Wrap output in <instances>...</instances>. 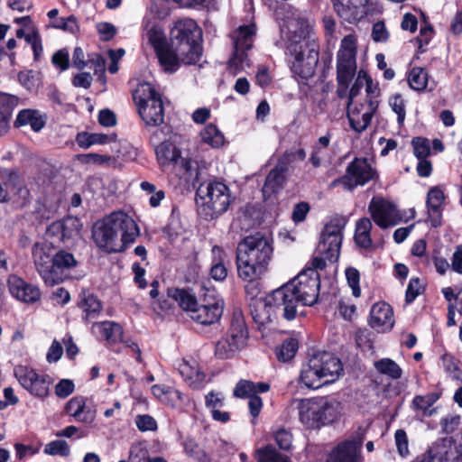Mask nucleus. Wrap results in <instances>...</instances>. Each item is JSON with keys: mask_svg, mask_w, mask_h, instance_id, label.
Returning a JSON list of instances; mask_svg holds the SVG:
<instances>
[{"mask_svg": "<svg viewBox=\"0 0 462 462\" xmlns=\"http://www.w3.org/2000/svg\"><path fill=\"white\" fill-rule=\"evenodd\" d=\"M346 223L344 217H334L325 226L311 267L304 269L294 279L274 290L264 302L261 301L259 307L266 310V312L260 313L255 309L253 311L255 322L264 325L279 315L291 320L297 315L300 303L312 306L317 302L320 286L318 270H323L327 262L336 263L338 260Z\"/></svg>", "mask_w": 462, "mask_h": 462, "instance_id": "obj_1", "label": "nucleus"}, {"mask_svg": "<svg viewBox=\"0 0 462 462\" xmlns=\"http://www.w3.org/2000/svg\"><path fill=\"white\" fill-rule=\"evenodd\" d=\"M137 235L138 227L134 219L121 211L97 221L92 230L97 246L107 253L121 251L124 244L132 242Z\"/></svg>", "mask_w": 462, "mask_h": 462, "instance_id": "obj_2", "label": "nucleus"}, {"mask_svg": "<svg viewBox=\"0 0 462 462\" xmlns=\"http://www.w3.org/2000/svg\"><path fill=\"white\" fill-rule=\"evenodd\" d=\"M273 256L269 240L256 234L245 237L236 248V268L243 280L260 279L267 271Z\"/></svg>", "mask_w": 462, "mask_h": 462, "instance_id": "obj_3", "label": "nucleus"}, {"mask_svg": "<svg viewBox=\"0 0 462 462\" xmlns=\"http://www.w3.org/2000/svg\"><path fill=\"white\" fill-rule=\"evenodd\" d=\"M343 372L339 358L326 351L314 353L302 365L300 382L307 388L317 389L323 383H332Z\"/></svg>", "mask_w": 462, "mask_h": 462, "instance_id": "obj_4", "label": "nucleus"}, {"mask_svg": "<svg viewBox=\"0 0 462 462\" xmlns=\"http://www.w3.org/2000/svg\"><path fill=\"white\" fill-rule=\"evenodd\" d=\"M201 30L192 19H183L175 23L171 31L172 46L182 57V63H196L202 53L199 45Z\"/></svg>", "mask_w": 462, "mask_h": 462, "instance_id": "obj_5", "label": "nucleus"}, {"mask_svg": "<svg viewBox=\"0 0 462 462\" xmlns=\"http://www.w3.org/2000/svg\"><path fill=\"white\" fill-rule=\"evenodd\" d=\"M197 195L198 213L206 220L221 216L228 209L232 201L228 187L220 181L201 184Z\"/></svg>", "mask_w": 462, "mask_h": 462, "instance_id": "obj_6", "label": "nucleus"}, {"mask_svg": "<svg viewBox=\"0 0 462 462\" xmlns=\"http://www.w3.org/2000/svg\"><path fill=\"white\" fill-rule=\"evenodd\" d=\"M138 114L148 131L164 122V106L160 93L148 82L139 83L133 93Z\"/></svg>", "mask_w": 462, "mask_h": 462, "instance_id": "obj_7", "label": "nucleus"}, {"mask_svg": "<svg viewBox=\"0 0 462 462\" xmlns=\"http://www.w3.org/2000/svg\"><path fill=\"white\" fill-rule=\"evenodd\" d=\"M247 338L248 330L244 315L240 310H234L226 334L216 344V356L221 359L233 357L245 346Z\"/></svg>", "mask_w": 462, "mask_h": 462, "instance_id": "obj_8", "label": "nucleus"}, {"mask_svg": "<svg viewBox=\"0 0 462 462\" xmlns=\"http://www.w3.org/2000/svg\"><path fill=\"white\" fill-rule=\"evenodd\" d=\"M255 34L254 24L239 26L233 33L234 52L229 60V69L233 74L250 66L246 51L253 46Z\"/></svg>", "mask_w": 462, "mask_h": 462, "instance_id": "obj_9", "label": "nucleus"}, {"mask_svg": "<svg viewBox=\"0 0 462 462\" xmlns=\"http://www.w3.org/2000/svg\"><path fill=\"white\" fill-rule=\"evenodd\" d=\"M288 50L293 60L291 70L301 79L311 78L319 62V51L314 43L290 44Z\"/></svg>", "mask_w": 462, "mask_h": 462, "instance_id": "obj_10", "label": "nucleus"}, {"mask_svg": "<svg viewBox=\"0 0 462 462\" xmlns=\"http://www.w3.org/2000/svg\"><path fill=\"white\" fill-rule=\"evenodd\" d=\"M356 38L353 34L345 36L337 54V84L351 82L356 71Z\"/></svg>", "mask_w": 462, "mask_h": 462, "instance_id": "obj_11", "label": "nucleus"}, {"mask_svg": "<svg viewBox=\"0 0 462 462\" xmlns=\"http://www.w3.org/2000/svg\"><path fill=\"white\" fill-rule=\"evenodd\" d=\"M14 374L21 386L32 395L44 399L50 393L52 379L45 374H38L34 369L25 365L14 367Z\"/></svg>", "mask_w": 462, "mask_h": 462, "instance_id": "obj_12", "label": "nucleus"}, {"mask_svg": "<svg viewBox=\"0 0 462 462\" xmlns=\"http://www.w3.org/2000/svg\"><path fill=\"white\" fill-rule=\"evenodd\" d=\"M366 429L358 428L348 439L338 443L328 455L327 462H359Z\"/></svg>", "mask_w": 462, "mask_h": 462, "instance_id": "obj_13", "label": "nucleus"}, {"mask_svg": "<svg viewBox=\"0 0 462 462\" xmlns=\"http://www.w3.org/2000/svg\"><path fill=\"white\" fill-rule=\"evenodd\" d=\"M376 176V171L372 167L365 158H356L346 167L345 175L332 182L335 187L341 183L347 190H352L357 186H364L368 181L374 180Z\"/></svg>", "mask_w": 462, "mask_h": 462, "instance_id": "obj_14", "label": "nucleus"}, {"mask_svg": "<svg viewBox=\"0 0 462 462\" xmlns=\"http://www.w3.org/2000/svg\"><path fill=\"white\" fill-rule=\"evenodd\" d=\"M224 311V300L214 291H208L200 300L190 319L196 322L209 326L218 322Z\"/></svg>", "mask_w": 462, "mask_h": 462, "instance_id": "obj_15", "label": "nucleus"}, {"mask_svg": "<svg viewBox=\"0 0 462 462\" xmlns=\"http://www.w3.org/2000/svg\"><path fill=\"white\" fill-rule=\"evenodd\" d=\"M368 211L374 223L383 229L396 226L402 219V215L395 205L383 198H373L369 203Z\"/></svg>", "mask_w": 462, "mask_h": 462, "instance_id": "obj_16", "label": "nucleus"}, {"mask_svg": "<svg viewBox=\"0 0 462 462\" xmlns=\"http://www.w3.org/2000/svg\"><path fill=\"white\" fill-rule=\"evenodd\" d=\"M32 254L35 269L44 283L54 286L57 273L51 270L53 255L51 245L47 242H37L32 246Z\"/></svg>", "mask_w": 462, "mask_h": 462, "instance_id": "obj_17", "label": "nucleus"}, {"mask_svg": "<svg viewBox=\"0 0 462 462\" xmlns=\"http://www.w3.org/2000/svg\"><path fill=\"white\" fill-rule=\"evenodd\" d=\"M377 106V100H367L365 104L359 105H347V118L352 129L357 133L365 131L370 125Z\"/></svg>", "mask_w": 462, "mask_h": 462, "instance_id": "obj_18", "label": "nucleus"}, {"mask_svg": "<svg viewBox=\"0 0 462 462\" xmlns=\"http://www.w3.org/2000/svg\"><path fill=\"white\" fill-rule=\"evenodd\" d=\"M10 294L17 300L25 304H33L41 300L42 292L37 285L27 282L16 274L7 279Z\"/></svg>", "mask_w": 462, "mask_h": 462, "instance_id": "obj_19", "label": "nucleus"}, {"mask_svg": "<svg viewBox=\"0 0 462 462\" xmlns=\"http://www.w3.org/2000/svg\"><path fill=\"white\" fill-rule=\"evenodd\" d=\"M334 11L344 22L356 23L368 13V0H332Z\"/></svg>", "mask_w": 462, "mask_h": 462, "instance_id": "obj_20", "label": "nucleus"}, {"mask_svg": "<svg viewBox=\"0 0 462 462\" xmlns=\"http://www.w3.org/2000/svg\"><path fill=\"white\" fill-rule=\"evenodd\" d=\"M289 174L288 161L286 156H281L276 166L269 172L263 187V195L265 199L281 190Z\"/></svg>", "mask_w": 462, "mask_h": 462, "instance_id": "obj_21", "label": "nucleus"}, {"mask_svg": "<svg viewBox=\"0 0 462 462\" xmlns=\"http://www.w3.org/2000/svg\"><path fill=\"white\" fill-rule=\"evenodd\" d=\"M162 134V129L154 131L150 137V141L154 146L156 159L159 164L164 167L171 163H177L178 160L180 158V151L171 142H161L162 138L160 135Z\"/></svg>", "mask_w": 462, "mask_h": 462, "instance_id": "obj_22", "label": "nucleus"}, {"mask_svg": "<svg viewBox=\"0 0 462 462\" xmlns=\"http://www.w3.org/2000/svg\"><path fill=\"white\" fill-rule=\"evenodd\" d=\"M319 398L302 399L297 401L299 419L308 428L320 427Z\"/></svg>", "mask_w": 462, "mask_h": 462, "instance_id": "obj_23", "label": "nucleus"}, {"mask_svg": "<svg viewBox=\"0 0 462 462\" xmlns=\"http://www.w3.org/2000/svg\"><path fill=\"white\" fill-rule=\"evenodd\" d=\"M369 323L378 331L390 330L394 324L393 313L390 305L384 302L374 304L370 310Z\"/></svg>", "mask_w": 462, "mask_h": 462, "instance_id": "obj_24", "label": "nucleus"}, {"mask_svg": "<svg viewBox=\"0 0 462 462\" xmlns=\"http://www.w3.org/2000/svg\"><path fill=\"white\" fill-rule=\"evenodd\" d=\"M309 27L305 18L288 17L282 26V32L291 42V44L309 43L304 40L309 32Z\"/></svg>", "mask_w": 462, "mask_h": 462, "instance_id": "obj_25", "label": "nucleus"}, {"mask_svg": "<svg viewBox=\"0 0 462 462\" xmlns=\"http://www.w3.org/2000/svg\"><path fill=\"white\" fill-rule=\"evenodd\" d=\"M81 223L79 218L68 217L62 221L53 223L51 226L53 232L60 233V240L67 245L80 238Z\"/></svg>", "mask_w": 462, "mask_h": 462, "instance_id": "obj_26", "label": "nucleus"}, {"mask_svg": "<svg viewBox=\"0 0 462 462\" xmlns=\"http://www.w3.org/2000/svg\"><path fill=\"white\" fill-rule=\"evenodd\" d=\"M65 412L77 421L92 423L96 418V411L86 406V399L82 396L71 398L65 405Z\"/></svg>", "mask_w": 462, "mask_h": 462, "instance_id": "obj_27", "label": "nucleus"}, {"mask_svg": "<svg viewBox=\"0 0 462 462\" xmlns=\"http://www.w3.org/2000/svg\"><path fill=\"white\" fill-rule=\"evenodd\" d=\"M444 199V192L439 187L430 189L427 194L426 204L429 220L434 227L439 226L441 223L442 205Z\"/></svg>", "mask_w": 462, "mask_h": 462, "instance_id": "obj_28", "label": "nucleus"}, {"mask_svg": "<svg viewBox=\"0 0 462 462\" xmlns=\"http://www.w3.org/2000/svg\"><path fill=\"white\" fill-rule=\"evenodd\" d=\"M47 117L39 110L23 109L14 121L15 127L30 125L34 132H40L46 124Z\"/></svg>", "mask_w": 462, "mask_h": 462, "instance_id": "obj_29", "label": "nucleus"}, {"mask_svg": "<svg viewBox=\"0 0 462 462\" xmlns=\"http://www.w3.org/2000/svg\"><path fill=\"white\" fill-rule=\"evenodd\" d=\"M78 262L71 253L65 250H59L52 257V269L56 273L57 281L55 285L65 279V271L70 270L77 265Z\"/></svg>", "mask_w": 462, "mask_h": 462, "instance_id": "obj_30", "label": "nucleus"}, {"mask_svg": "<svg viewBox=\"0 0 462 462\" xmlns=\"http://www.w3.org/2000/svg\"><path fill=\"white\" fill-rule=\"evenodd\" d=\"M179 372L190 387L199 388L205 381L206 375L200 371L195 361L183 360L179 365Z\"/></svg>", "mask_w": 462, "mask_h": 462, "instance_id": "obj_31", "label": "nucleus"}, {"mask_svg": "<svg viewBox=\"0 0 462 462\" xmlns=\"http://www.w3.org/2000/svg\"><path fill=\"white\" fill-rule=\"evenodd\" d=\"M439 399V394L436 393L416 395L411 403V408L418 417H430L435 411L432 406Z\"/></svg>", "mask_w": 462, "mask_h": 462, "instance_id": "obj_32", "label": "nucleus"}, {"mask_svg": "<svg viewBox=\"0 0 462 462\" xmlns=\"http://www.w3.org/2000/svg\"><path fill=\"white\" fill-rule=\"evenodd\" d=\"M211 254L212 263L210 276L216 281H224L227 276V269L226 267L227 255L226 252L217 245L212 247Z\"/></svg>", "mask_w": 462, "mask_h": 462, "instance_id": "obj_33", "label": "nucleus"}, {"mask_svg": "<svg viewBox=\"0 0 462 462\" xmlns=\"http://www.w3.org/2000/svg\"><path fill=\"white\" fill-rule=\"evenodd\" d=\"M162 70L167 73H173L180 68L182 62V57L175 50H171L169 46L162 48L155 52Z\"/></svg>", "mask_w": 462, "mask_h": 462, "instance_id": "obj_34", "label": "nucleus"}, {"mask_svg": "<svg viewBox=\"0 0 462 462\" xmlns=\"http://www.w3.org/2000/svg\"><path fill=\"white\" fill-rule=\"evenodd\" d=\"M270 389L269 383H254L248 380H240L235 389L234 395L237 398H251L257 395L258 393H265Z\"/></svg>", "mask_w": 462, "mask_h": 462, "instance_id": "obj_35", "label": "nucleus"}, {"mask_svg": "<svg viewBox=\"0 0 462 462\" xmlns=\"http://www.w3.org/2000/svg\"><path fill=\"white\" fill-rule=\"evenodd\" d=\"M144 35L155 52L168 46L166 35L162 26L145 20Z\"/></svg>", "mask_w": 462, "mask_h": 462, "instance_id": "obj_36", "label": "nucleus"}, {"mask_svg": "<svg viewBox=\"0 0 462 462\" xmlns=\"http://www.w3.org/2000/svg\"><path fill=\"white\" fill-rule=\"evenodd\" d=\"M168 296L178 302L179 306L185 311L191 313L193 310H196L198 301L196 297L189 291L185 289L171 288L168 290Z\"/></svg>", "mask_w": 462, "mask_h": 462, "instance_id": "obj_37", "label": "nucleus"}, {"mask_svg": "<svg viewBox=\"0 0 462 462\" xmlns=\"http://www.w3.org/2000/svg\"><path fill=\"white\" fill-rule=\"evenodd\" d=\"M93 329L97 330L98 333L110 343L123 341L122 327L116 322L105 321L97 323L93 326Z\"/></svg>", "mask_w": 462, "mask_h": 462, "instance_id": "obj_38", "label": "nucleus"}, {"mask_svg": "<svg viewBox=\"0 0 462 462\" xmlns=\"http://www.w3.org/2000/svg\"><path fill=\"white\" fill-rule=\"evenodd\" d=\"M152 393L159 401L171 406H174L177 401H182V394L180 391L165 384L153 385Z\"/></svg>", "mask_w": 462, "mask_h": 462, "instance_id": "obj_39", "label": "nucleus"}, {"mask_svg": "<svg viewBox=\"0 0 462 462\" xmlns=\"http://www.w3.org/2000/svg\"><path fill=\"white\" fill-rule=\"evenodd\" d=\"M319 406H322L319 411L320 426L335 421L340 415L341 407L337 402H328L325 398H319Z\"/></svg>", "mask_w": 462, "mask_h": 462, "instance_id": "obj_40", "label": "nucleus"}, {"mask_svg": "<svg viewBox=\"0 0 462 462\" xmlns=\"http://www.w3.org/2000/svg\"><path fill=\"white\" fill-rule=\"evenodd\" d=\"M372 222L367 217H363L356 222L355 241L357 245L363 248H369L372 245L371 230Z\"/></svg>", "mask_w": 462, "mask_h": 462, "instance_id": "obj_41", "label": "nucleus"}, {"mask_svg": "<svg viewBox=\"0 0 462 462\" xmlns=\"http://www.w3.org/2000/svg\"><path fill=\"white\" fill-rule=\"evenodd\" d=\"M116 140V134L82 132L77 134L76 142L81 148H88L93 144H103Z\"/></svg>", "mask_w": 462, "mask_h": 462, "instance_id": "obj_42", "label": "nucleus"}, {"mask_svg": "<svg viewBox=\"0 0 462 462\" xmlns=\"http://www.w3.org/2000/svg\"><path fill=\"white\" fill-rule=\"evenodd\" d=\"M5 185L11 190L19 195L22 199H26L29 196V190L24 186L17 171H5L2 173Z\"/></svg>", "mask_w": 462, "mask_h": 462, "instance_id": "obj_43", "label": "nucleus"}, {"mask_svg": "<svg viewBox=\"0 0 462 462\" xmlns=\"http://www.w3.org/2000/svg\"><path fill=\"white\" fill-rule=\"evenodd\" d=\"M180 164L188 176L196 180H199L200 176L207 167L206 162L198 155L190 158H181Z\"/></svg>", "mask_w": 462, "mask_h": 462, "instance_id": "obj_44", "label": "nucleus"}, {"mask_svg": "<svg viewBox=\"0 0 462 462\" xmlns=\"http://www.w3.org/2000/svg\"><path fill=\"white\" fill-rule=\"evenodd\" d=\"M257 462H290L287 455L280 453L272 445L257 448L254 453Z\"/></svg>", "mask_w": 462, "mask_h": 462, "instance_id": "obj_45", "label": "nucleus"}, {"mask_svg": "<svg viewBox=\"0 0 462 462\" xmlns=\"http://www.w3.org/2000/svg\"><path fill=\"white\" fill-rule=\"evenodd\" d=\"M81 308L84 312L83 319L88 322L97 319L102 310L101 302L93 294L85 296L81 302Z\"/></svg>", "mask_w": 462, "mask_h": 462, "instance_id": "obj_46", "label": "nucleus"}, {"mask_svg": "<svg viewBox=\"0 0 462 462\" xmlns=\"http://www.w3.org/2000/svg\"><path fill=\"white\" fill-rule=\"evenodd\" d=\"M374 366L378 373L393 380L400 379L402 375V370L400 365L390 358H382L374 362Z\"/></svg>", "mask_w": 462, "mask_h": 462, "instance_id": "obj_47", "label": "nucleus"}, {"mask_svg": "<svg viewBox=\"0 0 462 462\" xmlns=\"http://www.w3.org/2000/svg\"><path fill=\"white\" fill-rule=\"evenodd\" d=\"M331 134L328 132L325 135L320 136L313 146L310 161L314 167H319L325 157L327 148L330 143Z\"/></svg>", "mask_w": 462, "mask_h": 462, "instance_id": "obj_48", "label": "nucleus"}, {"mask_svg": "<svg viewBox=\"0 0 462 462\" xmlns=\"http://www.w3.org/2000/svg\"><path fill=\"white\" fill-rule=\"evenodd\" d=\"M200 135L202 141L213 148H219L225 142L223 134L213 124L206 125L201 131Z\"/></svg>", "mask_w": 462, "mask_h": 462, "instance_id": "obj_49", "label": "nucleus"}, {"mask_svg": "<svg viewBox=\"0 0 462 462\" xmlns=\"http://www.w3.org/2000/svg\"><path fill=\"white\" fill-rule=\"evenodd\" d=\"M457 453L455 446H443L437 450H431L429 454V459L423 462H451L457 457Z\"/></svg>", "mask_w": 462, "mask_h": 462, "instance_id": "obj_50", "label": "nucleus"}, {"mask_svg": "<svg viewBox=\"0 0 462 462\" xmlns=\"http://www.w3.org/2000/svg\"><path fill=\"white\" fill-rule=\"evenodd\" d=\"M298 350V341L295 338H287L282 344L276 347L275 354L281 362L291 360Z\"/></svg>", "mask_w": 462, "mask_h": 462, "instance_id": "obj_51", "label": "nucleus"}, {"mask_svg": "<svg viewBox=\"0 0 462 462\" xmlns=\"http://www.w3.org/2000/svg\"><path fill=\"white\" fill-rule=\"evenodd\" d=\"M409 85L414 90H423L428 84V73L422 68H413L409 74Z\"/></svg>", "mask_w": 462, "mask_h": 462, "instance_id": "obj_52", "label": "nucleus"}, {"mask_svg": "<svg viewBox=\"0 0 462 462\" xmlns=\"http://www.w3.org/2000/svg\"><path fill=\"white\" fill-rule=\"evenodd\" d=\"M258 279H253V280H245L248 283L245 285V292L246 294L252 299L254 300L255 302L251 304V313L253 314V311L255 310V309L258 310V312L260 313H265L266 310L263 308L259 307V303L264 302L266 300V298L264 300H257V297L261 291L260 290V284L257 282Z\"/></svg>", "mask_w": 462, "mask_h": 462, "instance_id": "obj_53", "label": "nucleus"}, {"mask_svg": "<svg viewBox=\"0 0 462 462\" xmlns=\"http://www.w3.org/2000/svg\"><path fill=\"white\" fill-rule=\"evenodd\" d=\"M43 452L49 456L68 457L70 454V448L65 440H53L45 445Z\"/></svg>", "mask_w": 462, "mask_h": 462, "instance_id": "obj_54", "label": "nucleus"}, {"mask_svg": "<svg viewBox=\"0 0 462 462\" xmlns=\"http://www.w3.org/2000/svg\"><path fill=\"white\" fill-rule=\"evenodd\" d=\"M439 365L450 378L456 380L461 379V371L457 365V361L452 356L444 354L440 358Z\"/></svg>", "mask_w": 462, "mask_h": 462, "instance_id": "obj_55", "label": "nucleus"}, {"mask_svg": "<svg viewBox=\"0 0 462 462\" xmlns=\"http://www.w3.org/2000/svg\"><path fill=\"white\" fill-rule=\"evenodd\" d=\"M19 99L16 96L0 92V115L12 116L14 109L17 106Z\"/></svg>", "mask_w": 462, "mask_h": 462, "instance_id": "obj_56", "label": "nucleus"}, {"mask_svg": "<svg viewBox=\"0 0 462 462\" xmlns=\"http://www.w3.org/2000/svg\"><path fill=\"white\" fill-rule=\"evenodd\" d=\"M52 27L56 29H60L64 32H68L70 33H76L79 30V26L77 21V18L74 15H69V17H60L57 18L53 23Z\"/></svg>", "mask_w": 462, "mask_h": 462, "instance_id": "obj_57", "label": "nucleus"}, {"mask_svg": "<svg viewBox=\"0 0 462 462\" xmlns=\"http://www.w3.org/2000/svg\"><path fill=\"white\" fill-rule=\"evenodd\" d=\"M394 441L398 454L402 457H407L410 455L409 439L404 430H397L394 433Z\"/></svg>", "mask_w": 462, "mask_h": 462, "instance_id": "obj_58", "label": "nucleus"}, {"mask_svg": "<svg viewBox=\"0 0 462 462\" xmlns=\"http://www.w3.org/2000/svg\"><path fill=\"white\" fill-rule=\"evenodd\" d=\"M389 106L397 115V122L401 125L405 119V101L400 94H396L389 99Z\"/></svg>", "mask_w": 462, "mask_h": 462, "instance_id": "obj_59", "label": "nucleus"}, {"mask_svg": "<svg viewBox=\"0 0 462 462\" xmlns=\"http://www.w3.org/2000/svg\"><path fill=\"white\" fill-rule=\"evenodd\" d=\"M175 4L176 3H172L171 0H152L150 9L158 18L162 19L169 14Z\"/></svg>", "mask_w": 462, "mask_h": 462, "instance_id": "obj_60", "label": "nucleus"}, {"mask_svg": "<svg viewBox=\"0 0 462 462\" xmlns=\"http://www.w3.org/2000/svg\"><path fill=\"white\" fill-rule=\"evenodd\" d=\"M346 278L349 287L352 290V293L355 297L361 295V289L359 286L360 273L357 269L354 267H348L346 269Z\"/></svg>", "mask_w": 462, "mask_h": 462, "instance_id": "obj_61", "label": "nucleus"}, {"mask_svg": "<svg viewBox=\"0 0 462 462\" xmlns=\"http://www.w3.org/2000/svg\"><path fill=\"white\" fill-rule=\"evenodd\" d=\"M149 452L143 443L133 444L130 448L129 462H146Z\"/></svg>", "mask_w": 462, "mask_h": 462, "instance_id": "obj_62", "label": "nucleus"}, {"mask_svg": "<svg viewBox=\"0 0 462 462\" xmlns=\"http://www.w3.org/2000/svg\"><path fill=\"white\" fill-rule=\"evenodd\" d=\"M412 146L415 156L418 159L427 158L430 152V142L426 138L415 137L412 139Z\"/></svg>", "mask_w": 462, "mask_h": 462, "instance_id": "obj_63", "label": "nucleus"}, {"mask_svg": "<svg viewBox=\"0 0 462 462\" xmlns=\"http://www.w3.org/2000/svg\"><path fill=\"white\" fill-rule=\"evenodd\" d=\"M275 443L282 450H289L292 443V435L285 429H280L273 434Z\"/></svg>", "mask_w": 462, "mask_h": 462, "instance_id": "obj_64", "label": "nucleus"}]
</instances>
